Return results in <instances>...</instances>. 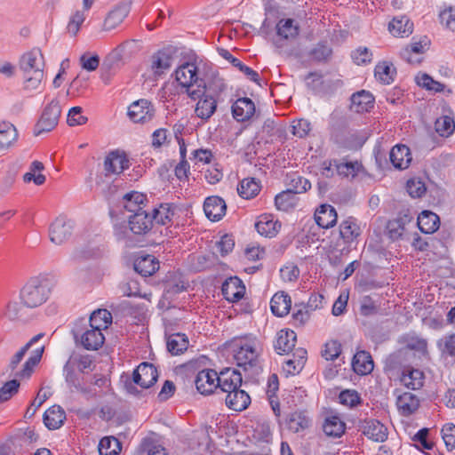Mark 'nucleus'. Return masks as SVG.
<instances>
[{
  "instance_id": "obj_1",
  "label": "nucleus",
  "mask_w": 455,
  "mask_h": 455,
  "mask_svg": "<svg viewBox=\"0 0 455 455\" xmlns=\"http://www.w3.org/2000/svg\"><path fill=\"white\" fill-rule=\"evenodd\" d=\"M44 60L39 49L24 53L20 60V68L24 78V89L28 92L37 90L44 78Z\"/></svg>"
},
{
  "instance_id": "obj_2",
  "label": "nucleus",
  "mask_w": 455,
  "mask_h": 455,
  "mask_svg": "<svg viewBox=\"0 0 455 455\" xmlns=\"http://www.w3.org/2000/svg\"><path fill=\"white\" fill-rule=\"evenodd\" d=\"M276 34L273 44L279 54L285 57H299V49L295 41L299 34V27L292 19H282L275 26Z\"/></svg>"
},
{
  "instance_id": "obj_3",
  "label": "nucleus",
  "mask_w": 455,
  "mask_h": 455,
  "mask_svg": "<svg viewBox=\"0 0 455 455\" xmlns=\"http://www.w3.org/2000/svg\"><path fill=\"white\" fill-rule=\"evenodd\" d=\"M50 291V282L47 277H33L22 288L20 299L26 307L34 308L47 300Z\"/></svg>"
},
{
  "instance_id": "obj_4",
  "label": "nucleus",
  "mask_w": 455,
  "mask_h": 455,
  "mask_svg": "<svg viewBox=\"0 0 455 455\" xmlns=\"http://www.w3.org/2000/svg\"><path fill=\"white\" fill-rule=\"evenodd\" d=\"M174 76L181 92L187 94L191 100H196L200 92L197 90V84L201 81L197 66L193 62H185L177 68Z\"/></svg>"
},
{
  "instance_id": "obj_5",
  "label": "nucleus",
  "mask_w": 455,
  "mask_h": 455,
  "mask_svg": "<svg viewBox=\"0 0 455 455\" xmlns=\"http://www.w3.org/2000/svg\"><path fill=\"white\" fill-rule=\"evenodd\" d=\"M61 113L60 102L52 100L44 109L41 118L35 128V135L38 136L42 132H51L58 124Z\"/></svg>"
},
{
  "instance_id": "obj_6",
  "label": "nucleus",
  "mask_w": 455,
  "mask_h": 455,
  "mask_svg": "<svg viewBox=\"0 0 455 455\" xmlns=\"http://www.w3.org/2000/svg\"><path fill=\"white\" fill-rule=\"evenodd\" d=\"M234 350L235 360L238 366L253 365L259 356L257 342L255 339H239Z\"/></svg>"
},
{
  "instance_id": "obj_7",
  "label": "nucleus",
  "mask_w": 455,
  "mask_h": 455,
  "mask_svg": "<svg viewBox=\"0 0 455 455\" xmlns=\"http://www.w3.org/2000/svg\"><path fill=\"white\" fill-rule=\"evenodd\" d=\"M226 89L227 84L224 78L218 72L212 71L206 74L204 78H201L200 83L197 84V90H200L198 98L207 93L219 99Z\"/></svg>"
},
{
  "instance_id": "obj_8",
  "label": "nucleus",
  "mask_w": 455,
  "mask_h": 455,
  "mask_svg": "<svg viewBox=\"0 0 455 455\" xmlns=\"http://www.w3.org/2000/svg\"><path fill=\"white\" fill-rule=\"evenodd\" d=\"M155 112L152 102L146 99L138 100L128 108V116L133 123H148L153 119Z\"/></svg>"
},
{
  "instance_id": "obj_9",
  "label": "nucleus",
  "mask_w": 455,
  "mask_h": 455,
  "mask_svg": "<svg viewBox=\"0 0 455 455\" xmlns=\"http://www.w3.org/2000/svg\"><path fill=\"white\" fill-rule=\"evenodd\" d=\"M73 226L69 220L60 216L51 224L49 237L52 243L60 245L65 243L72 234Z\"/></svg>"
},
{
  "instance_id": "obj_10",
  "label": "nucleus",
  "mask_w": 455,
  "mask_h": 455,
  "mask_svg": "<svg viewBox=\"0 0 455 455\" xmlns=\"http://www.w3.org/2000/svg\"><path fill=\"white\" fill-rule=\"evenodd\" d=\"M153 226L151 215L147 211L134 212L129 219L130 231L138 236L137 242H140V237L148 233Z\"/></svg>"
},
{
  "instance_id": "obj_11",
  "label": "nucleus",
  "mask_w": 455,
  "mask_h": 455,
  "mask_svg": "<svg viewBox=\"0 0 455 455\" xmlns=\"http://www.w3.org/2000/svg\"><path fill=\"white\" fill-rule=\"evenodd\" d=\"M158 378L156 368L149 363H140L133 371V383L139 385L142 388H148L153 386Z\"/></svg>"
},
{
  "instance_id": "obj_12",
  "label": "nucleus",
  "mask_w": 455,
  "mask_h": 455,
  "mask_svg": "<svg viewBox=\"0 0 455 455\" xmlns=\"http://www.w3.org/2000/svg\"><path fill=\"white\" fill-rule=\"evenodd\" d=\"M358 427L365 436L375 442H384L387 438V427L377 419L360 420Z\"/></svg>"
},
{
  "instance_id": "obj_13",
  "label": "nucleus",
  "mask_w": 455,
  "mask_h": 455,
  "mask_svg": "<svg viewBox=\"0 0 455 455\" xmlns=\"http://www.w3.org/2000/svg\"><path fill=\"white\" fill-rule=\"evenodd\" d=\"M242 382V375L238 371L227 368L220 372L216 385L221 392L228 393L240 387Z\"/></svg>"
},
{
  "instance_id": "obj_14",
  "label": "nucleus",
  "mask_w": 455,
  "mask_h": 455,
  "mask_svg": "<svg viewBox=\"0 0 455 455\" xmlns=\"http://www.w3.org/2000/svg\"><path fill=\"white\" fill-rule=\"evenodd\" d=\"M175 50L172 47L164 48L152 56L151 69L156 75H162L168 70L173 62Z\"/></svg>"
},
{
  "instance_id": "obj_15",
  "label": "nucleus",
  "mask_w": 455,
  "mask_h": 455,
  "mask_svg": "<svg viewBox=\"0 0 455 455\" xmlns=\"http://www.w3.org/2000/svg\"><path fill=\"white\" fill-rule=\"evenodd\" d=\"M218 379L219 374L214 370L205 369L200 371L195 380L196 387L202 395H210L215 389H218L216 385Z\"/></svg>"
},
{
  "instance_id": "obj_16",
  "label": "nucleus",
  "mask_w": 455,
  "mask_h": 455,
  "mask_svg": "<svg viewBox=\"0 0 455 455\" xmlns=\"http://www.w3.org/2000/svg\"><path fill=\"white\" fill-rule=\"evenodd\" d=\"M132 2H121L111 12H108L104 20L103 29L112 30L120 25L131 11Z\"/></svg>"
},
{
  "instance_id": "obj_17",
  "label": "nucleus",
  "mask_w": 455,
  "mask_h": 455,
  "mask_svg": "<svg viewBox=\"0 0 455 455\" xmlns=\"http://www.w3.org/2000/svg\"><path fill=\"white\" fill-rule=\"evenodd\" d=\"M129 167V160L118 151L110 152L104 161L105 175L120 174Z\"/></svg>"
},
{
  "instance_id": "obj_18",
  "label": "nucleus",
  "mask_w": 455,
  "mask_h": 455,
  "mask_svg": "<svg viewBox=\"0 0 455 455\" xmlns=\"http://www.w3.org/2000/svg\"><path fill=\"white\" fill-rule=\"evenodd\" d=\"M429 42L425 37L424 39L412 43L411 45L403 49L400 52V56L403 60L407 61L411 65H419L422 59L420 55H422L427 49H428Z\"/></svg>"
},
{
  "instance_id": "obj_19",
  "label": "nucleus",
  "mask_w": 455,
  "mask_h": 455,
  "mask_svg": "<svg viewBox=\"0 0 455 455\" xmlns=\"http://www.w3.org/2000/svg\"><path fill=\"white\" fill-rule=\"evenodd\" d=\"M19 139L16 126L11 122L0 121V151H6L12 148Z\"/></svg>"
},
{
  "instance_id": "obj_20",
  "label": "nucleus",
  "mask_w": 455,
  "mask_h": 455,
  "mask_svg": "<svg viewBox=\"0 0 455 455\" xmlns=\"http://www.w3.org/2000/svg\"><path fill=\"white\" fill-rule=\"evenodd\" d=\"M221 291L227 300L235 302L243 298L245 287L238 277L234 276L223 283Z\"/></svg>"
},
{
  "instance_id": "obj_21",
  "label": "nucleus",
  "mask_w": 455,
  "mask_h": 455,
  "mask_svg": "<svg viewBox=\"0 0 455 455\" xmlns=\"http://www.w3.org/2000/svg\"><path fill=\"white\" fill-rule=\"evenodd\" d=\"M227 205L220 196H209L204 204V211L208 219L212 221L220 220L226 213Z\"/></svg>"
},
{
  "instance_id": "obj_22",
  "label": "nucleus",
  "mask_w": 455,
  "mask_h": 455,
  "mask_svg": "<svg viewBox=\"0 0 455 455\" xmlns=\"http://www.w3.org/2000/svg\"><path fill=\"white\" fill-rule=\"evenodd\" d=\"M198 101L196 105V116L203 120H208L212 116L217 109L218 99L204 93L196 99Z\"/></svg>"
},
{
  "instance_id": "obj_23",
  "label": "nucleus",
  "mask_w": 455,
  "mask_h": 455,
  "mask_svg": "<svg viewBox=\"0 0 455 455\" xmlns=\"http://www.w3.org/2000/svg\"><path fill=\"white\" fill-rule=\"evenodd\" d=\"M45 345L40 344L36 346L30 353L29 357L24 363L20 371L15 373V377L20 379H28L31 376L35 367L40 363L44 352Z\"/></svg>"
},
{
  "instance_id": "obj_24",
  "label": "nucleus",
  "mask_w": 455,
  "mask_h": 455,
  "mask_svg": "<svg viewBox=\"0 0 455 455\" xmlns=\"http://www.w3.org/2000/svg\"><path fill=\"white\" fill-rule=\"evenodd\" d=\"M255 112L253 101L249 98L238 99L232 105V114L234 118L238 122L249 120Z\"/></svg>"
},
{
  "instance_id": "obj_25",
  "label": "nucleus",
  "mask_w": 455,
  "mask_h": 455,
  "mask_svg": "<svg viewBox=\"0 0 455 455\" xmlns=\"http://www.w3.org/2000/svg\"><path fill=\"white\" fill-rule=\"evenodd\" d=\"M389 158L394 167L399 170L408 168L412 159L410 148L405 145L395 146L390 151Z\"/></svg>"
},
{
  "instance_id": "obj_26",
  "label": "nucleus",
  "mask_w": 455,
  "mask_h": 455,
  "mask_svg": "<svg viewBox=\"0 0 455 455\" xmlns=\"http://www.w3.org/2000/svg\"><path fill=\"white\" fill-rule=\"evenodd\" d=\"M251 403V398L246 391L240 387L228 392L226 397V404L229 409L236 411L245 410Z\"/></svg>"
},
{
  "instance_id": "obj_27",
  "label": "nucleus",
  "mask_w": 455,
  "mask_h": 455,
  "mask_svg": "<svg viewBox=\"0 0 455 455\" xmlns=\"http://www.w3.org/2000/svg\"><path fill=\"white\" fill-rule=\"evenodd\" d=\"M373 105L374 98L369 92L363 90L351 96L350 109L355 113L368 112Z\"/></svg>"
},
{
  "instance_id": "obj_28",
  "label": "nucleus",
  "mask_w": 455,
  "mask_h": 455,
  "mask_svg": "<svg viewBox=\"0 0 455 455\" xmlns=\"http://www.w3.org/2000/svg\"><path fill=\"white\" fill-rule=\"evenodd\" d=\"M337 212L330 204L321 205L315 213V220L317 225L323 228H332L337 222Z\"/></svg>"
},
{
  "instance_id": "obj_29",
  "label": "nucleus",
  "mask_w": 455,
  "mask_h": 455,
  "mask_svg": "<svg viewBox=\"0 0 455 455\" xmlns=\"http://www.w3.org/2000/svg\"><path fill=\"white\" fill-rule=\"evenodd\" d=\"M159 268V261L153 255L139 256L134 261V270L142 276H150Z\"/></svg>"
},
{
  "instance_id": "obj_30",
  "label": "nucleus",
  "mask_w": 455,
  "mask_h": 455,
  "mask_svg": "<svg viewBox=\"0 0 455 455\" xmlns=\"http://www.w3.org/2000/svg\"><path fill=\"white\" fill-rule=\"evenodd\" d=\"M413 217L407 212H401L399 216L392 220H389L387 225V229L389 237L393 240L400 238L405 230V226L412 221Z\"/></svg>"
},
{
  "instance_id": "obj_31",
  "label": "nucleus",
  "mask_w": 455,
  "mask_h": 455,
  "mask_svg": "<svg viewBox=\"0 0 455 455\" xmlns=\"http://www.w3.org/2000/svg\"><path fill=\"white\" fill-rule=\"evenodd\" d=\"M105 337L102 331L91 328L80 335L81 345L87 350H98L102 347Z\"/></svg>"
},
{
  "instance_id": "obj_32",
  "label": "nucleus",
  "mask_w": 455,
  "mask_h": 455,
  "mask_svg": "<svg viewBox=\"0 0 455 455\" xmlns=\"http://www.w3.org/2000/svg\"><path fill=\"white\" fill-rule=\"evenodd\" d=\"M353 370L360 375H366L373 371L374 363L371 355L364 350L357 352L352 361Z\"/></svg>"
},
{
  "instance_id": "obj_33",
  "label": "nucleus",
  "mask_w": 455,
  "mask_h": 455,
  "mask_svg": "<svg viewBox=\"0 0 455 455\" xmlns=\"http://www.w3.org/2000/svg\"><path fill=\"white\" fill-rule=\"evenodd\" d=\"M396 406L399 412L403 416L407 417L418 410L419 401L415 395L410 392H404L397 396Z\"/></svg>"
},
{
  "instance_id": "obj_34",
  "label": "nucleus",
  "mask_w": 455,
  "mask_h": 455,
  "mask_svg": "<svg viewBox=\"0 0 455 455\" xmlns=\"http://www.w3.org/2000/svg\"><path fill=\"white\" fill-rule=\"evenodd\" d=\"M296 340L297 336L293 331L281 330L277 332L275 348L278 354H289L293 351Z\"/></svg>"
},
{
  "instance_id": "obj_35",
  "label": "nucleus",
  "mask_w": 455,
  "mask_h": 455,
  "mask_svg": "<svg viewBox=\"0 0 455 455\" xmlns=\"http://www.w3.org/2000/svg\"><path fill=\"white\" fill-rule=\"evenodd\" d=\"M66 419L65 411L60 405L50 407L44 414V423L49 429L60 428Z\"/></svg>"
},
{
  "instance_id": "obj_36",
  "label": "nucleus",
  "mask_w": 455,
  "mask_h": 455,
  "mask_svg": "<svg viewBox=\"0 0 455 455\" xmlns=\"http://www.w3.org/2000/svg\"><path fill=\"white\" fill-rule=\"evenodd\" d=\"M23 301H10L4 311V317L11 322H26L28 320Z\"/></svg>"
},
{
  "instance_id": "obj_37",
  "label": "nucleus",
  "mask_w": 455,
  "mask_h": 455,
  "mask_svg": "<svg viewBox=\"0 0 455 455\" xmlns=\"http://www.w3.org/2000/svg\"><path fill=\"white\" fill-rule=\"evenodd\" d=\"M417 225L421 232L433 234L439 228L440 219L430 211H423L418 217Z\"/></svg>"
},
{
  "instance_id": "obj_38",
  "label": "nucleus",
  "mask_w": 455,
  "mask_h": 455,
  "mask_svg": "<svg viewBox=\"0 0 455 455\" xmlns=\"http://www.w3.org/2000/svg\"><path fill=\"white\" fill-rule=\"evenodd\" d=\"M291 307V300L288 294L283 291L276 292L271 299L270 308L276 316L286 315Z\"/></svg>"
},
{
  "instance_id": "obj_39",
  "label": "nucleus",
  "mask_w": 455,
  "mask_h": 455,
  "mask_svg": "<svg viewBox=\"0 0 455 455\" xmlns=\"http://www.w3.org/2000/svg\"><path fill=\"white\" fill-rule=\"evenodd\" d=\"M286 424L290 431L299 433L309 427L310 419L305 411H296L287 417Z\"/></svg>"
},
{
  "instance_id": "obj_40",
  "label": "nucleus",
  "mask_w": 455,
  "mask_h": 455,
  "mask_svg": "<svg viewBox=\"0 0 455 455\" xmlns=\"http://www.w3.org/2000/svg\"><path fill=\"white\" fill-rule=\"evenodd\" d=\"M323 430L327 436L341 437L346 431V423L339 416H329L325 419Z\"/></svg>"
},
{
  "instance_id": "obj_41",
  "label": "nucleus",
  "mask_w": 455,
  "mask_h": 455,
  "mask_svg": "<svg viewBox=\"0 0 455 455\" xmlns=\"http://www.w3.org/2000/svg\"><path fill=\"white\" fill-rule=\"evenodd\" d=\"M401 382L412 390L419 389L424 383V373L418 369H406L403 371Z\"/></svg>"
},
{
  "instance_id": "obj_42",
  "label": "nucleus",
  "mask_w": 455,
  "mask_h": 455,
  "mask_svg": "<svg viewBox=\"0 0 455 455\" xmlns=\"http://www.w3.org/2000/svg\"><path fill=\"white\" fill-rule=\"evenodd\" d=\"M413 24L406 16L395 17L389 22L388 29L395 36H409L412 33Z\"/></svg>"
},
{
  "instance_id": "obj_43",
  "label": "nucleus",
  "mask_w": 455,
  "mask_h": 455,
  "mask_svg": "<svg viewBox=\"0 0 455 455\" xmlns=\"http://www.w3.org/2000/svg\"><path fill=\"white\" fill-rule=\"evenodd\" d=\"M45 336L44 332H40L30 339L22 347H20L10 359L9 369L13 371L17 369L20 363L23 360L28 350L39 343V341Z\"/></svg>"
},
{
  "instance_id": "obj_44",
  "label": "nucleus",
  "mask_w": 455,
  "mask_h": 455,
  "mask_svg": "<svg viewBox=\"0 0 455 455\" xmlns=\"http://www.w3.org/2000/svg\"><path fill=\"white\" fill-rule=\"evenodd\" d=\"M256 230L261 235L266 237L275 236L280 228L281 224L278 221H274L270 216H261L260 220L255 224Z\"/></svg>"
},
{
  "instance_id": "obj_45",
  "label": "nucleus",
  "mask_w": 455,
  "mask_h": 455,
  "mask_svg": "<svg viewBox=\"0 0 455 455\" xmlns=\"http://www.w3.org/2000/svg\"><path fill=\"white\" fill-rule=\"evenodd\" d=\"M188 339L185 334L174 333L168 337L167 349L173 355H178L188 349Z\"/></svg>"
},
{
  "instance_id": "obj_46",
  "label": "nucleus",
  "mask_w": 455,
  "mask_h": 455,
  "mask_svg": "<svg viewBox=\"0 0 455 455\" xmlns=\"http://www.w3.org/2000/svg\"><path fill=\"white\" fill-rule=\"evenodd\" d=\"M90 327L98 330H105L112 323V315L107 309H98L91 315Z\"/></svg>"
},
{
  "instance_id": "obj_47",
  "label": "nucleus",
  "mask_w": 455,
  "mask_h": 455,
  "mask_svg": "<svg viewBox=\"0 0 455 455\" xmlns=\"http://www.w3.org/2000/svg\"><path fill=\"white\" fill-rule=\"evenodd\" d=\"M307 355V352L306 349L302 347L296 348L292 353V357L285 362V370L289 373H294L295 371L299 372L306 363Z\"/></svg>"
},
{
  "instance_id": "obj_48",
  "label": "nucleus",
  "mask_w": 455,
  "mask_h": 455,
  "mask_svg": "<svg viewBox=\"0 0 455 455\" xmlns=\"http://www.w3.org/2000/svg\"><path fill=\"white\" fill-rule=\"evenodd\" d=\"M286 183L290 187L288 190H291L295 195L305 193L311 188L309 180L296 172L287 175Z\"/></svg>"
},
{
  "instance_id": "obj_49",
  "label": "nucleus",
  "mask_w": 455,
  "mask_h": 455,
  "mask_svg": "<svg viewBox=\"0 0 455 455\" xmlns=\"http://www.w3.org/2000/svg\"><path fill=\"white\" fill-rule=\"evenodd\" d=\"M298 203L296 195L291 190H285L275 196V204L280 211L289 212L293 209Z\"/></svg>"
},
{
  "instance_id": "obj_50",
  "label": "nucleus",
  "mask_w": 455,
  "mask_h": 455,
  "mask_svg": "<svg viewBox=\"0 0 455 455\" xmlns=\"http://www.w3.org/2000/svg\"><path fill=\"white\" fill-rule=\"evenodd\" d=\"M146 200V196L142 193L132 191L124 196V207L131 212H137L138 210L144 211L141 205Z\"/></svg>"
},
{
  "instance_id": "obj_51",
  "label": "nucleus",
  "mask_w": 455,
  "mask_h": 455,
  "mask_svg": "<svg viewBox=\"0 0 455 455\" xmlns=\"http://www.w3.org/2000/svg\"><path fill=\"white\" fill-rule=\"evenodd\" d=\"M122 446L119 440L114 436L103 437L99 443L100 455H118Z\"/></svg>"
},
{
  "instance_id": "obj_52",
  "label": "nucleus",
  "mask_w": 455,
  "mask_h": 455,
  "mask_svg": "<svg viewBox=\"0 0 455 455\" xmlns=\"http://www.w3.org/2000/svg\"><path fill=\"white\" fill-rule=\"evenodd\" d=\"M259 190L260 186L254 179L243 180L237 188L239 196L244 199L253 198L259 194Z\"/></svg>"
},
{
  "instance_id": "obj_53",
  "label": "nucleus",
  "mask_w": 455,
  "mask_h": 455,
  "mask_svg": "<svg viewBox=\"0 0 455 455\" xmlns=\"http://www.w3.org/2000/svg\"><path fill=\"white\" fill-rule=\"evenodd\" d=\"M174 215V208L169 204H163L159 208L153 210L151 218L157 224L165 225L171 221Z\"/></svg>"
},
{
  "instance_id": "obj_54",
  "label": "nucleus",
  "mask_w": 455,
  "mask_h": 455,
  "mask_svg": "<svg viewBox=\"0 0 455 455\" xmlns=\"http://www.w3.org/2000/svg\"><path fill=\"white\" fill-rule=\"evenodd\" d=\"M332 53L331 47L325 43L317 44L308 52L311 60L316 62H326L329 60Z\"/></svg>"
},
{
  "instance_id": "obj_55",
  "label": "nucleus",
  "mask_w": 455,
  "mask_h": 455,
  "mask_svg": "<svg viewBox=\"0 0 455 455\" xmlns=\"http://www.w3.org/2000/svg\"><path fill=\"white\" fill-rule=\"evenodd\" d=\"M358 226L351 220H344L339 227L340 236L347 242L353 241L358 235Z\"/></svg>"
},
{
  "instance_id": "obj_56",
  "label": "nucleus",
  "mask_w": 455,
  "mask_h": 455,
  "mask_svg": "<svg viewBox=\"0 0 455 455\" xmlns=\"http://www.w3.org/2000/svg\"><path fill=\"white\" fill-rule=\"evenodd\" d=\"M435 128L439 135L447 137L453 132L455 129V123L451 117L443 116L436 119Z\"/></svg>"
},
{
  "instance_id": "obj_57",
  "label": "nucleus",
  "mask_w": 455,
  "mask_h": 455,
  "mask_svg": "<svg viewBox=\"0 0 455 455\" xmlns=\"http://www.w3.org/2000/svg\"><path fill=\"white\" fill-rule=\"evenodd\" d=\"M67 362L68 363V367L73 366L80 372H84L85 370L91 369V365L92 363L89 355H83L79 354H72Z\"/></svg>"
},
{
  "instance_id": "obj_58",
  "label": "nucleus",
  "mask_w": 455,
  "mask_h": 455,
  "mask_svg": "<svg viewBox=\"0 0 455 455\" xmlns=\"http://www.w3.org/2000/svg\"><path fill=\"white\" fill-rule=\"evenodd\" d=\"M375 76L382 83L389 84L394 81V70L387 62L379 63L375 68Z\"/></svg>"
},
{
  "instance_id": "obj_59",
  "label": "nucleus",
  "mask_w": 455,
  "mask_h": 455,
  "mask_svg": "<svg viewBox=\"0 0 455 455\" xmlns=\"http://www.w3.org/2000/svg\"><path fill=\"white\" fill-rule=\"evenodd\" d=\"M416 82L419 86L435 92H442L443 91L444 88V85L443 84L435 81L427 74L418 75L416 76Z\"/></svg>"
},
{
  "instance_id": "obj_60",
  "label": "nucleus",
  "mask_w": 455,
  "mask_h": 455,
  "mask_svg": "<svg viewBox=\"0 0 455 455\" xmlns=\"http://www.w3.org/2000/svg\"><path fill=\"white\" fill-rule=\"evenodd\" d=\"M337 172L343 177L354 178L361 168V164L358 162H346L335 164Z\"/></svg>"
},
{
  "instance_id": "obj_61",
  "label": "nucleus",
  "mask_w": 455,
  "mask_h": 455,
  "mask_svg": "<svg viewBox=\"0 0 455 455\" xmlns=\"http://www.w3.org/2000/svg\"><path fill=\"white\" fill-rule=\"evenodd\" d=\"M428 428H421L413 436L412 440L417 443L416 446L419 450L432 451L434 447L433 442L428 440Z\"/></svg>"
},
{
  "instance_id": "obj_62",
  "label": "nucleus",
  "mask_w": 455,
  "mask_h": 455,
  "mask_svg": "<svg viewBox=\"0 0 455 455\" xmlns=\"http://www.w3.org/2000/svg\"><path fill=\"white\" fill-rule=\"evenodd\" d=\"M20 382L17 379L7 381L2 387H0V403L8 401L18 392Z\"/></svg>"
},
{
  "instance_id": "obj_63",
  "label": "nucleus",
  "mask_w": 455,
  "mask_h": 455,
  "mask_svg": "<svg viewBox=\"0 0 455 455\" xmlns=\"http://www.w3.org/2000/svg\"><path fill=\"white\" fill-rule=\"evenodd\" d=\"M117 63L112 60H106L101 67L100 78L105 84H108L116 73Z\"/></svg>"
},
{
  "instance_id": "obj_64",
  "label": "nucleus",
  "mask_w": 455,
  "mask_h": 455,
  "mask_svg": "<svg viewBox=\"0 0 455 455\" xmlns=\"http://www.w3.org/2000/svg\"><path fill=\"white\" fill-rule=\"evenodd\" d=\"M141 450L147 455H166L164 448L157 444L151 438H145L141 443Z\"/></svg>"
}]
</instances>
